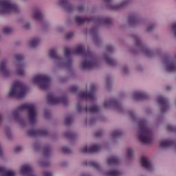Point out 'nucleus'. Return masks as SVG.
Listing matches in <instances>:
<instances>
[{
    "mask_svg": "<svg viewBox=\"0 0 176 176\" xmlns=\"http://www.w3.org/2000/svg\"><path fill=\"white\" fill-rule=\"evenodd\" d=\"M72 54H81L82 56V61L81 63L80 68L82 71L89 69V54L86 52L83 45H78L74 50V52L68 47H65L64 56L65 58H61L57 53V50L52 49L50 51L49 56L54 61V68H67L69 69L72 67Z\"/></svg>",
    "mask_w": 176,
    "mask_h": 176,
    "instance_id": "nucleus-1",
    "label": "nucleus"
},
{
    "mask_svg": "<svg viewBox=\"0 0 176 176\" xmlns=\"http://www.w3.org/2000/svg\"><path fill=\"white\" fill-rule=\"evenodd\" d=\"M23 111H27L28 117L29 122L32 126L36 124V116L38 113H36V107L34 104H24L19 106L16 110L12 112L13 118L16 122H19L21 125H23L20 121V113Z\"/></svg>",
    "mask_w": 176,
    "mask_h": 176,
    "instance_id": "nucleus-2",
    "label": "nucleus"
},
{
    "mask_svg": "<svg viewBox=\"0 0 176 176\" xmlns=\"http://www.w3.org/2000/svg\"><path fill=\"white\" fill-rule=\"evenodd\" d=\"M139 127L138 140L142 144H151L152 142V130L146 125V120H140L138 122Z\"/></svg>",
    "mask_w": 176,
    "mask_h": 176,
    "instance_id": "nucleus-3",
    "label": "nucleus"
},
{
    "mask_svg": "<svg viewBox=\"0 0 176 176\" xmlns=\"http://www.w3.org/2000/svg\"><path fill=\"white\" fill-rule=\"evenodd\" d=\"M27 93V87L20 81H16L12 86L8 93V97H16V98H23Z\"/></svg>",
    "mask_w": 176,
    "mask_h": 176,
    "instance_id": "nucleus-4",
    "label": "nucleus"
},
{
    "mask_svg": "<svg viewBox=\"0 0 176 176\" xmlns=\"http://www.w3.org/2000/svg\"><path fill=\"white\" fill-rule=\"evenodd\" d=\"M20 13V8L9 0H0V14Z\"/></svg>",
    "mask_w": 176,
    "mask_h": 176,
    "instance_id": "nucleus-5",
    "label": "nucleus"
},
{
    "mask_svg": "<svg viewBox=\"0 0 176 176\" xmlns=\"http://www.w3.org/2000/svg\"><path fill=\"white\" fill-rule=\"evenodd\" d=\"M51 81L50 77L45 74L36 75L32 80V83L38 85L41 90H46L49 87Z\"/></svg>",
    "mask_w": 176,
    "mask_h": 176,
    "instance_id": "nucleus-6",
    "label": "nucleus"
},
{
    "mask_svg": "<svg viewBox=\"0 0 176 176\" xmlns=\"http://www.w3.org/2000/svg\"><path fill=\"white\" fill-rule=\"evenodd\" d=\"M47 100L50 105H56L57 104H63L64 105L68 104V99H67V97L65 96L58 98L54 96L53 94H48Z\"/></svg>",
    "mask_w": 176,
    "mask_h": 176,
    "instance_id": "nucleus-7",
    "label": "nucleus"
},
{
    "mask_svg": "<svg viewBox=\"0 0 176 176\" xmlns=\"http://www.w3.org/2000/svg\"><path fill=\"white\" fill-rule=\"evenodd\" d=\"M134 40L136 43V46H140L142 48V52L145 54V56H147V57H151L153 54V51L149 50L148 47H145L144 44L141 42V39L138 36H134Z\"/></svg>",
    "mask_w": 176,
    "mask_h": 176,
    "instance_id": "nucleus-8",
    "label": "nucleus"
},
{
    "mask_svg": "<svg viewBox=\"0 0 176 176\" xmlns=\"http://www.w3.org/2000/svg\"><path fill=\"white\" fill-rule=\"evenodd\" d=\"M28 135H29V137H47L49 132L46 129H38L36 131L30 129L28 131Z\"/></svg>",
    "mask_w": 176,
    "mask_h": 176,
    "instance_id": "nucleus-9",
    "label": "nucleus"
},
{
    "mask_svg": "<svg viewBox=\"0 0 176 176\" xmlns=\"http://www.w3.org/2000/svg\"><path fill=\"white\" fill-rule=\"evenodd\" d=\"M110 107H113L116 109H120L122 108V104H120V102L116 100V99L105 100L104 102V107L110 108Z\"/></svg>",
    "mask_w": 176,
    "mask_h": 176,
    "instance_id": "nucleus-10",
    "label": "nucleus"
},
{
    "mask_svg": "<svg viewBox=\"0 0 176 176\" xmlns=\"http://www.w3.org/2000/svg\"><path fill=\"white\" fill-rule=\"evenodd\" d=\"M157 102L160 105H161V110L162 113H164V112L168 109V100L167 98L160 96L157 98Z\"/></svg>",
    "mask_w": 176,
    "mask_h": 176,
    "instance_id": "nucleus-11",
    "label": "nucleus"
},
{
    "mask_svg": "<svg viewBox=\"0 0 176 176\" xmlns=\"http://www.w3.org/2000/svg\"><path fill=\"white\" fill-rule=\"evenodd\" d=\"M98 64V60L97 58L93 55L91 52H89V69H93V68H96L97 65Z\"/></svg>",
    "mask_w": 176,
    "mask_h": 176,
    "instance_id": "nucleus-12",
    "label": "nucleus"
},
{
    "mask_svg": "<svg viewBox=\"0 0 176 176\" xmlns=\"http://www.w3.org/2000/svg\"><path fill=\"white\" fill-rule=\"evenodd\" d=\"M164 63L166 65V69L168 72H174V71H176L175 62L170 60V58H166Z\"/></svg>",
    "mask_w": 176,
    "mask_h": 176,
    "instance_id": "nucleus-13",
    "label": "nucleus"
},
{
    "mask_svg": "<svg viewBox=\"0 0 176 176\" xmlns=\"http://www.w3.org/2000/svg\"><path fill=\"white\" fill-rule=\"evenodd\" d=\"M0 71L4 78H8V76H9V70L8 69V60H5L1 61Z\"/></svg>",
    "mask_w": 176,
    "mask_h": 176,
    "instance_id": "nucleus-14",
    "label": "nucleus"
},
{
    "mask_svg": "<svg viewBox=\"0 0 176 176\" xmlns=\"http://www.w3.org/2000/svg\"><path fill=\"white\" fill-rule=\"evenodd\" d=\"M59 6H62L66 12H72L74 7L71 3L68 2V0H59Z\"/></svg>",
    "mask_w": 176,
    "mask_h": 176,
    "instance_id": "nucleus-15",
    "label": "nucleus"
},
{
    "mask_svg": "<svg viewBox=\"0 0 176 176\" xmlns=\"http://www.w3.org/2000/svg\"><path fill=\"white\" fill-rule=\"evenodd\" d=\"M94 21L99 25L103 24L104 25H109V24L112 23V19L108 17H98L94 19Z\"/></svg>",
    "mask_w": 176,
    "mask_h": 176,
    "instance_id": "nucleus-16",
    "label": "nucleus"
},
{
    "mask_svg": "<svg viewBox=\"0 0 176 176\" xmlns=\"http://www.w3.org/2000/svg\"><path fill=\"white\" fill-rule=\"evenodd\" d=\"M97 91V86L94 84L90 85L89 91V101H96V92Z\"/></svg>",
    "mask_w": 176,
    "mask_h": 176,
    "instance_id": "nucleus-17",
    "label": "nucleus"
},
{
    "mask_svg": "<svg viewBox=\"0 0 176 176\" xmlns=\"http://www.w3.org/2000/svg\"><path fill=\"white\" fill-rule=\"evenodd\" d=\"M141 164L142 167H144L146 170H151L152 168V164L151 163L149 159H148L146 157H141Z\"/></svg>",
    "mask_w": 176,
    "mask_h": 176,
    "instance_id": "nucleus-18",
    "label": "nucleus"
},
{
    "mask_svg": "<svg viewBox=\"0 0 176 176\" xmlns=\"http://www.w3.org/2000/svg\"><path fill=\"white\" fill-rule=\"evenodd\" d=\"M74 21L77 25H82V24L89 21V18L87 16H76L74 18Z\"/></svg>",
    "mask_w": 176,
    "mask_h": 176,
    "instance_id": "nucleus-19",
    "label": "nucleus"
},
{
    "mask_svg": "<svg viewBox=\"0 0 176 176\" xmlns=\"http://www.w3.org/2000/svg\"><path fill=\"white\" fill-rule=\"evenodd\" d=\"M133 97L134 100H146L148 98V94L145 92L136 91L133 93Z\"/></svg>",
    "mask_w": 176,
    "mask_h": 176,
    "instance_id": "nucleus-20",
    "label": "nucleus"
},
{
    "mask_svg": "<svg viewBox=\"0 0 176 176\" xmlns=\"http://www.w3.org/2000/svg\"><path fill=\"white\" fill-rule=\"evenodd\" d=\"M32 17L34 19V20H36L37 21H43V14H42V12L38 10L33 12Z\"/></svg>",
    "mask_w": 176,
    "mask_h": 176,
    "instance_id": "nucleus-21",
    "label": "nucleus"
},
{
    "mask_svg": "<svg viewBox=\"0 0 176 176\" xmlns=\"http://www.w3.org/2000/svg\"><path fill=\"white\" fill-rule=\"evenodd\" d=\"M21 173L30 175V174H32V168L30 165H23L21 167Z\"/></svg>",
    "mask_w": 176,
    "mask_h": 176,
    "instance_id": "nucleus-22",
    "label": "nucleus"
},
{
    "mask_svg": "<svg viewBox=\"0 0 176 176\" xmlns=\"http://www.w3.org/2000/svg\"><path fill=\"white\" fill-rule=\"evenodd\" d=\"M24 64H21L20 63H18L16 64V73L19 76H24L25 74V72L24 71Z\"/></svg>",
    "mask_w": 176,
    "mask_h": 176,
    "instance_id": "nucleus-23",
    "label": "nucleus"
},
{
    "mask_svg": "<svg viewBox=\"0 0 176 176\" xmlns=\"http://www.w3.org/2000/svg\"><path fill=\"white\" fill-rule=\"evenodd\" d=\"M175 144V141L162 140L160 142L161 148H170Z\"/></svg>",
    "mask_w": 176,
    "mask_h": 176,
    "instance_id": "nucleus-24",
    "label": "nucleus"
},
{
    "mask_svg": "<svg viewBox=\"0 0 176 176\" xmlns=\"http://www.w3.org/2000/svg\"><path fill=\"white\" fill-rule=\"evenodd\" d=\"M0 173L3 174L1 176H14L16 175V173L11 170H6V168L0 166Z\"/></svg>",
    "mask_w": 176,
    "mask_h": 176,
    "instance_id": "nucleus-25",
    "label": "nucleus"
},
{
    "mask_svg": "<svg viewBox=\"0 0 176 176\" xmlns=\"http://www.w3.org/2000/svg\"><path fill=\"white\" fill-rule=\"evenodd\" d=\"M128 23L131 25L138 23V17L135 14H131L128 16Z\"/></svg>",
    "mask_w": 176,
    "mask_h": 176,
    "instance_id": "nucleus-26",
    "label": "nucleus"
},
{
    "mask_svg": "<svg viewBox=\"0 0 176 176\" xmlns=\"http://www.w3.org/2000/svg\"><path fill=\"white\" fill-rule=\"evenodd\" d=\"M100 151H101V146L98 144H94L89 147V153H96L100 152Z\"/></svg>",
    "mask_w": 176,
    "mask_h": 176,
    "instance_id": "nucleus-27",
    "label": "nucleus"
},
{
    "mask_svg": "<svg viewBox=\"0 0 176 176\" xmlns=\"http://www.w3.org/2000/svg\"><path fill=\"white\" fill-rule=\"evenodd\" d=\"M119 163V158L116 156H112L107 159V164L112 166V164H118Z\"/></svg>",
    "mask_w": 176,
    "mask_h": 176,
    "instance_id": "nucleus-28",
    "label": "nucleus"
},
{
    "mask_svg": "<svg viewBox=\"0 0 176 176\" xmlns=\"http://www.w3.org/2000/svg\"><path fill=\"white\" fill-rule=\"evenodd\" d=\"M89 112L90 113H98L100 112V107L96 104H93L89 107Z\"/></svg>",
    "mask_w": 176,
    "mask_h": 176,
    "instance_id": "nucleus-29",
    "label": "nucleus"
},
{
    "mask_svg": "<svg viewBox=\"0 0 176 176\" xmlns=\"http://www.w3.org/2000/svg\"><path fill=\"white\" fill-rule=\"evenodd\" d=\"M104 60L107 64H108L109 65H111V66L116 65V60H115L114 59H112L108 55H104Z\"/></svg>",
    "mask_w": 176,
    "mask_h": 176,
    "instance_id": "nucleus-30",
    "label": "nucleus"
},
{
    "mask_svg": "<svg viewBox=\"0 0 176 176\" xmlns=\"http://www.w3.org/2000/svg\"><path fill=\"white\" fill-rule=\"evenodd\" d=\"M126 3H129V1H124L120 5L112 6L111 9H113V10H118V9H122V8L125 7Z\"/></svg>",
    "mask_w": 176,
    "mask_h": 176,
    "instance_id": "nucleus-31",
    "label": "nucleus"
},
{
    "mask_svg": "<svg viewBox=\"0 0 176 176\" xmlns=\"http://www.w3.org/2000/svg\"><path fill=\"white\" fill-rule=\"evenodd\" d=\"M50 152H52V148L50 146H45L43 149V155L44 157H48L50 155Z\"/></svg>",
    "mask_w": 176,
    "mask_h": 176,
    "instance_id": "nucleus-32",
    "label": "nucleus"
},
{
    "mask_svg": "<svg viewBox=\"0 0 176 176\" xmlns=\"http://www.w3.org/2000/svg\"><path fill=\"white\" fill-rule=\"evenodd\" d=\"M39 42H41V41L38 38L32 39L30 42V47H35L36 46H38V45H39Z\"/></svg>",
    "mask_w": 176,
    "mask_h": 176,
    "instance_id": "nucleus-33",
    "label": "nucleus"
},
{
    "mask_svg": "<svg viewBox=\"0 0 176 176\" xmlns=\"http://www.w3.org/2000/svg\"><path fill=\"white\" fill-rule=\"evenodd\" d=\"M87 97H89V94H87V92L80 91L78 94V101L80 100H85V99L87 98Z\"/></svg>",
    "mask_w": 176,
    "mask_h": 176,
    "instance_id": "nucleus-34",
    "label": "nucleus"
},
{
    "mask_svg": "<svg viewBox=\"0 0 176 176\" xmlns=\"http://www.w3.org/2000/svg\"><path fill=\"white\" fill-rule=\"evenodd\" d=\"M120 174H122V173L116 170H112L106 173V175L107 176H120Z\"/></svg>",
    "mask_w": 176,
    "mask_h": 176,
    "instance_id": "nucleus-35",
    "label": "nucleus"
},
{
    "mask_svg": "<svg viewBox=\"0 0 176 176\" xmlns=\"http://www.w3.org/2000/svg\"><path fill=\"white\" fill-rule=\"evenodd\" d=\"M65 136L66 137V138H69V140H74V138H76V137H78V135L72 132L68 131L65 133Z\"/></svg>",
    "mask_w": 176,
    "mask_h": 176,
    "instance_id": "nucleus-36",
    "label": "nucleus"
},
{
    "mask_svg": "<svg viewBox=\"0 0 176 176\" xmlns=\"http://www.w3.org/2000/svg\"><path fill=\"white\" fill-rule=\"evenodd\" d=\"M12 32H13V29H12V28L5 27L3 29V34H4V35H10Z\"/></svg>",
    "mask_w": 176,
    "mask_h": 176,
    "instance_id": "nucleus-37",
    "label": "nucleus"
},
{
    "mask_svg": "<svg viewBox=\"0 0 176 176\" xmlns=\"http://www.w3.org/2000/svg\"><path fill=\"white\" fill-rule=\"evenodd\" d=\"M120 135H122V131L119 130L113 131L111 133L112 138H118V137H120Z\"/></svg>",
    "mask_w": 176,
    "mask_h": 176,
    "instance_id": "nucleus-38",
    "label": "nucleus"
},
{
    "mask_svg": "<svg viewBox=\"0 0 176 176\" xmlns=\"http://www.w3.org/2000/svg\"><path fill=\"white\" fill-rule=\"evenodd\" d=\"M94 30V32H93ZM89 30V34H91L94 36V41H98V34L97 33V30L96 29Z\"/></svg>",
    "mask_w": 176,
    "mask_h": 176,
    "instance_id": "nucleus-39",
    "label": "nucleus"
},
{
    "mask_svg": "<svg viewBox=\"0 0 176 176\" xmlns=\"http://www.w3.org/2000/svg\"><path fill=\"white\" fill-rule=\"evenodd\" d=\"M89 165L91 167H94V168H96V170H99L100 169V165L98 164V163H97L96 162H89Z\"/></svg>",
    "mask_w": 176,
    "mask_h": 176,
    "instance_id": "nucleus-40",
    "label": "nucleus"
},
{
    "mask_svg": "<svg viewBox=\"0 0 176 176\" xmlns=\"http://www.w3.org/2000/svg\"><path fill=\"white\" fill-rule=\"evenodd\" d=\"M72 117L71 116H68L67 117L65 118V124L66 126H69L71 124V122H72Z\"/></svg>",
    "mask_w": 176,
    "mask_h": 176,
    "instance_id": "nucleus-41",
    "label": "nucleus"
},
{
    "mask_svg": "<svg viewBox=\"0 0 176 176\" xmlns=\"http://www.w3.org/2000/svg\"><path fill=\"white\" fill-rule=\"evenodd\" d=\"M14 58H15V60H16V61H18V63L21 61V60L24 59V56H23V55H21L20 54H16L14 55Z\"/></svg>",
    "mask_w": 176,
    "mask_h": 176,
    "instance_id": "nucleus-42",
    "label": "nucleus"
},
{
    "mask_svg": "<svg viewBox=\"0 0 176 176\" xmlns=\"http://www.w3.org/2000/svg\"><path fill=\"white\" fill-rule=\"evenodd\" d=\"M6 135L8 140H12V133L10 132V129H9V128L6 129Z\"/></svg>",
    "mask_w": 176,
    "mask_h": 176,
    "instance_id": "nucleus-43",
    "label": "nucleus"
},
{
    "mask_svg": "<svg viewBox=\"0 0 176 176\" xmlns=\"http://www.w3.org/2000/svg\"><path fill=\"white\" fill-rule=\"evenodd\" d=\"M38 164L39 166H41V167H47V166L50 165V162H49V161H47L45 162H39Z\"/></svg>",
    "mask_w": 176,
    "mask_h": 176,
    "instance_id": "nucleus-44",
    "label": "nucleus"
},
{
    "mask_svg": "<svg viewBox=\"0 0 176 176\" xmlns=\"http://www.w3.org/2000/svg\"><path fill=\"white\" fill-rule=\"evenodd\" d=\"M77 10L79 13H82V12H85V6L83 5L78 6L77 7Z\"/></svg>",
    "mask_w": 176,
    "mask_h": 176,
    "instance_id": "nucleus-45",
    "label": "nucleus"
},
{
    "mask_svg": "<svg viewBox=\"0 0 176 176\" xmlns=\"http://www.w3.org/2000/svg\"><path fill=\"white\" fill-rule=\"evenodd\" d=\"M129 116H131V119L134 120V122L137 120V117H135V113H134V111H129Z\"/></svg>",
    "mask_w": 176,
    "mask_h": 176,
    "instance_id": "nucleus-46",
    "label": "nucleus"
},
{
    "mask_svg": "<svg viewBox=\"0 0 176 176\" xmlns=\"http://www.w3.org/2000/svg\"><path fill=\"white\" fill-rule=\"evenodd\" d=\"M62 152L63 153H71L72 152V151H71V149H69L67 147H63L62 148Z\"/></svg>",
    "mask_w": 176,
    "mask_h": 176,
    "instance_id": "nucleus-47",
    "label": "nucleus"
},
{
    "mask_svg": "<svg viewBox=\"0 0 176 176\" xmlns=\"http://www.w3.org/2000/svg\"><path fill=\"white\" fill-rule=\"evenodd\" d=\"M69 91H71V93H77V91H78V87H76V86H72L69 88Z\"/></svg>",
    "mask_w": 176,
    "mask_h": 176,
    "instance_id": "nucleus-48",
    "label": "nucleus"
},
{
    "mask_svg": "<svg viewBox=\"0 0 176 176\" xmlns=\"http://www.w3.org/2000/svg\"><path fill=\"white\" fill-rule=\"evenodd\" d=\"M127 157H132L133 156V150L131 148H128L126 151Z\"/></svg>",
    "mask_w": 176,
    "mask_h": 176,
    "instance_id": "nucleus-49",
    "label": "nucleus"
},
{
    "mask_svg": "<svg viewBox=\"0 0 176 176\" xmlns=\"http://www.w3.org/2000/svg\"><path fill=\"white\" fill-rule=\"evenodd\" d=\"M88 146L85 144L80 150L81 153H87Z\"/></svg>",
    "mask_w": 176,
    "mask_h": 176,
    "instance_id": "nucleus-50",
    "label": "nucleus"
},
{
    "mask_svg": "<svg viewBox=\"0 0 176 176\" xmlns=\"http://www.w3.org/2000/svg\"><path fill=\"white\" fill-rule=\"evenodd\" d=\"M166 129L168 131H176V127L173 126L172 125H168Z\"/></svg>",
    "mask_w": 176,
    "mask_h": 176,
    "instance_id": "nucleus-51",
    "label": "nucleus"
},
{
    "mask_svg": "<svg viewBox=\"0 0 176 176\" xmlns=\"http://www.w3.org/2000/svg\"><path fill=\"white\" fill-rule=\"evenodd\" d=\"M44 116L46 119H49L50 118V112L49 111H44Z\"/></svg>",
    "mask_w": 176,
    "mask_h": 176,
    "instance_id": "nucleus-52",
    "label": "nucleus"
},
{
    "mask_svg": "<svg viewBox=\"0 0 176 176\" xmlns=\"http://www.w3.org/2000/svg\"><path fill=\"white\" fill-rule=\"evenodd\" d=\"M102 135V131H98L95 133V137H101Z\"/></svg>",
    "mask_w": 176,
    "mask_h": 176,
    "instance_id": "nucleus-53",
    "label": "nucleus"
},
{
    "mask_svg": "<svg viewBox=\"0 0 176 176\" xmlns=\"http://www.w3.org/2000/svg\"><path fill=\"white\" fill-rule=\"evenodd\" d=\"M43 176H52L53 175H52V173H50V172L44 171V172L43 173Z\"/></svg>",
    "mask_w": 176,
    "mask_h": 176,
    "instance_id": "nucleus-54",
    "label": "nucleus"
},
{
    "mask_svg": "<svg viewBox=\"0 0 176 176\" xmlns=\"http://www.w3.org/2000/svg\"><path fill=\"white\" fill-rule=\"evenodd\" d=\"M77 111L78 112H81L82 111V107H80V104L79 103V102L77 103Z\"/></svg>",
    "mask_w": 176,
    "mask_h": 176,
    "instance_id": "nucleus-55",
    "label": "nucleus"
},
{
    "mask_svg": "<svg viewBox=\"0 0 176 176\" xmlns=\"http://www.w3.org/2000/svg\"><path fill=\"white\" fill-rule=\"evenodd\" d=\"M72 36H74V34L72 32H71L66 35V38L71 39V38H72Z\"/></svg>",
    "mask_w": 176,
    "mask_h": 176,
    "instance_id": "nucleus-56",
    "label": "nucleus"
},
{
    "mask_svg": "<svg viewBox=\"0 0 176 176\" xmlns=\"http://www.w3.org/2000/svg\"><path fill=\"white\" fill-rule=\"evenodd\" d=\"M20 151H21V146H18L15 147L14 152L18 153Z\"/></svg>",
    "mask_w": 176,
    "mask_h": 176,
    "instance_id": "nucleus-57",
    "label": "nucleus"
},
{
    "mask_svg": "<svg viewBox=\"0 0 176 176\" xmlns=\"http://www.w3.org/2000/svg\"><path fill=\"white\" fill-rule=\"evenodd\" d=\"M107 52H113V47L112 45H109L107 48Z\"/></svg>",
    "mask_w": 176,
    "mask_h": 176,
    "instance_id": "nucleus-58",
    "label": "nucleus"
},
{
    "mask_svg": "<svg viewBox=\"0 0 176 176\" xmlns=\"http://www.w3.org/2000/svg\"><path fill=\"white\" fill-rule=\"evenodd\" d=\"M30 27V23H26L23 25L25 30H28Z\"/></svg>",
    "mask_w": 176,
    "mask_h": 176,
    "instance_id": "nucleus-59",
    "label": "nucleus"
},
{
    "mask_svg": "<svg viewBox=\"0 0 176 176\" xmlns=\"http://www.w3.org/2000/svg\"><path fill=\"white\" fill-rule=\"evenodd\" d=\"M68 80V78H62L60 79V83H65Z\"/></svg>",
    "mask_w": 176,
    "mask_h": 176,
    "instance_id": "nucleus-60",
    "label": "nucleus"
},
{
    "mask_svg": "<svg viewBox=\"0 0 176 176\" xmlns=\"http://www.w3.org/2000/svg\"><path fill=\"white\" fill-rule=\"evenodd\" d=\"M153 28H155V25H152L148 27L147 30L152 31V30H153Z\"/></svg>",
    "mask_w": 176,
    "mask_h": 176,
    "instance_id": "nucleus-61",
    "label": "nucleus"
},
{
    "mask_svg": "<svg viewBox=\"0 0 176 176\" xmlns=\"http://www.w3.org/2000/svg\"><path fill=\"white\" fill-rule=\"evenodd\" d=\"M87 160H86V161H84L83 162H82V166H85V167H87Z\"/></svg>",
    "mask_w": 176,
    "mask_h": 176,
    "instance_id": "nucleus-62",
    "label": "nucleus"
},
{
    "mask_svg": "<svg viewBox=\"0 0 176 176\" xmlns=\"http://www.w3.org/2000/svg\"><path fill=\"white\" fill-rule=\"evenodd\" d=\"M38 148H39V144H34V149L38 150Z\"/></svg>",
    "mask_w": 176,
    "mask_h": 176,
    "instance_id": "nucleus-63",
    "label": "nucleus"
},
{
    "mask_svg": "<svg viewBox=\"0 0 176 176\" xmlns=\"http://www.w3.org/2000/svg\"><path fill=\"white\" fill-rule=\"evenodd\" d=\"M83 111H85V115H86V116H87V107H86L83 109Z\"/></svg>",
    "mask_w": 176,
    "mask_h": 176,
    "instance_id": "nucleus-64",
    "label": "nucleus"
}]
</instances>
